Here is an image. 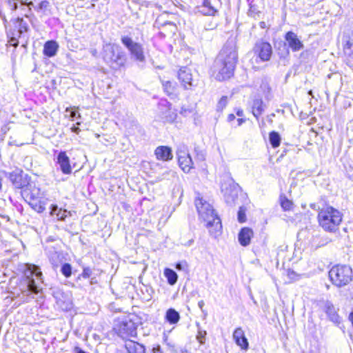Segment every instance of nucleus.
<instances>
[{"label":"nucleus","instance_id":"46","mask_svg":"<svg viewBox=\"0 0 353 353\" xmlns=\"http://www.w3.org/2000/svg\"><path fill=\"white\" fill-rule=\"evenodd\" d=\"M70 117L74 120V119H78L81 117L80 114L76 110H72L70 111Z\"/></svg>","mask_w":353,"mask_h":353},{"label":"nucleus","instance_id":"20","mask_svg":"<svg viewBox=\"0 0 353 353\" xmlns=\"http://www.w3.org/2000/svg\"><path fill=\"white\" fill-rule=\"evenodd\" d=\"M196 10L203 15H214L216 12L208 0H203L202 3L196 6Z\"/></svg>","mask_w":353,"mask_h":353},{"label":"nucleus","instance_id":"24","mask_svg":"<svg viewBox=\"0 0 353 353\" xmlns=\"http://www.w3.org/2000/svg\"><path fill=\"white\" fill-rule=\"evenodd\" d=\"M343 52L350 61H353V37H344Z\"/></svg>","mask_w":353,"mask_h":353},{"label":"nucleus","instance_id":"45","mask_svg":"<svg viewBox=\"0 0 353 353\" xmlns=\"http://www.w3.org/2000/svg\"><path fill=\"white\" fill-rule=\"evenodd\" d=\"M92 274V270L90 268H83V272L81 274V276L83 278H89Z\"/></svg>","mask_w":353,"mask_h":353},{"label":"nucleus","instance_id":"49","mask_svg":"<svg viewBox=\"0 0 353 353\" xmlns=\"http://www.w3.org/2000/svg\"><path fill=\"white\" fill-rule=\"evenodd\" d=\"M288 276L292 279H295V276H299L294 271H289Z\"/></svg>","mask_w":353,"mask_h":353},{"label":"nucleus","instance_id":"57","mask_svg":"<svg viewBox=\"0 0 353 353\" xmlns=\"http://www.w3.org/2000/svg\"><path fill=\"white\" fill-rule=\"evenodd\" d=\"M204 305H205V303H204V301L203 300L199 301V303H198V305H199V308L201 310L203 309V307L204 306Z\"/></svg>","mask_w":353,"mask_h":353},{"label":"nucleus","instance_id":"23","mask_svg":"<svg viewBox=\"0 0 353 353\" xmlns=\"http://www.w3.org/2000/svg\"><path fill=\"white\" fill-rule=\"evenodd\" d=\"M23 196L27 202L33 200L41 199L40 190L38 188L33 187L31 189H26L23 191Z\"/></svg>","mask_w":353,"mask_h":353},{"label":"nucleus","instance_id":"41","mask_svg":"<svg viewBox=\"0 0 353 353\" xmlns=\"http://www.w3.org/2000/svg\"><path fill=\"white\" fill-rule=\"evenodd\" d=\"M227 103H228L227 97H222L218 103L217 109L219 110H222L226 106Z\"/></svg>","mask_w":353,"mask_h":353},{"label":"nucleus","instance_id":"34","mask_svg":"<svg viewBox=\"0 0 353 353\" xmlns=\"http://www.w3.org/2000/svg\"><path fill=\"white\" fill-rule=\"evenodd\" d=\"M163 87L165 92H166L168 95L170 96L174 94L176 88L175 83L170 81H163Z\"/></svg>","mask_w":353,"mask_h":353},{"label":"nucleus","instance_id":"30","mask_svg":"<svg viewBox=\"0 0 353 353\" xmlns=\"http://www.w3.org/2000/svg\"><path fill=\"white\" fill-rule=\"evenodd\" d=\"M164 275L168 280V283L171 285H174L178 280L177 274L172 269L165 268Z\"/></svg>","mask_w":353,"mask_h":353},{"label":"nucleus","instance_id":"29","mask_svg":"<svg viewBox=\"0 0 353 353\" xmlns=\"http://www.w3.org/2000/svg\"><path fill=\"white\" fill-rule=\"evenodd\" d=\"M29 205L36 212L39 213L43 212L46 208H45V202L41 201V199H39L37 200H33L30 202H28Z\"/></svg>","mask_w":353,"mask_h":353},{"label":"nucleus","instance_id":"56","mask_svg":"<svg viewBox=\"0 0 353 353\" xmlns=\"http://www.w3.org/2000/svg\"><path fill=\"white\" fill-rule=\"evenodd\" d=\"M50 260H51L52 264V265H53V268H54V269H55V268H57L59 266V264H58L57 263H56V262H54V260H53V256L51 258V259H50Z\"/></svg>","mask_w":353,"mask_h":353},{"label":"nucleus","instance_id":"16","mask_svg":"<svg viewBox=\"0 0 353 353\" xmlns=\"http://www.w3.org/2000/svg\"><path fill=\"white\" fill-rule=\"evenodd\" d=\"M238 188L239 185L234 183L230 187V190L228 188L224 190L223 188H222V191L224 192V198L228 204H234L236 199L238 198Z\"/></svg>","mask_w":353,"mask_h":353},{"label":"nucleus","instance_id":"33","mask_svg":"<svg viewBox=\"0 0 353 353\" xmlns=\"http://www.w3.org/2000/svg\"><path fill=\"white\" fill-rule=\"evenodd\" d=\"M281 206L284 211H290L293 210L294 203L292 201L289 200L285 195L280 196Z\"/></svg>","mask_w":353,"mask_h":353},{"label":"nucleus","instance_id":"3","mask_svg":"<svg viewBox=\"0 0 353 353\" xmlns=\"http://www.w3.org/2000/svg\"><path fill=\"white\" fill-rule=\"evenodd\" d=\"M102 57L103 61L113 69H119L125 65L127 57L121 48L114 43L103 45Z\"/></svg>","mask_w":353,"mask_h":353},{"label":"nucleus","instance_id":"37","mask_svg":"<svg viewBox=\"0 0 353 353\" xmlns=\"http://www.w3.org/2000/svg\"><path fill=\"white\" fill-rule=\"evenodd\" d=\"M61 272L66 278L70 277L72 275V266L70 263H65L61 265Z\"/></svg>","mask_w":353,"mask_h":353},{"label":"nucleus","instance_id":"61","mask_svg":"<svg viewBox=\"0 0 353 353\" xmlns=\"http://www.w3.org/2000/svg\"><path fill=\"white\" fill-rule=\"evenodd\" d=\"M28 6H29V7H30V6H34L33 3H32V2H30V3H28Z\"/></svg>","mask_w":353,"mask_h":353},{"label":"nucleus","instance_id":"51","mask_svg":"<svg viewBox=\"0 0 353 353\" xmlns=\"http://www.w3.org/2000/svg\"><path fill=\"white\" fill-rule=\"evenodd\" d=\"M245 119L243 118H239L237 119L238 126L241 125L243 123H245Z\"/></svg>","mask_w":353,"mask_h":353},{"label":"nucleus","instance_id":"32","mask_svg":"<svg viewBox=\"0 0 353 353\" xmlns=\"http://www.w3.org/2000/svg\"><path fill=\"white\" fill-rule=\"evenodd\" d=\"M176 177V173L172 170H166L161 174L157 177V181H161L163 180H172Z\"/></svg>","mask_w":353,"mask_h":353},{"label":"nucleus","instance_id":"6","mask_svg":"<svg viewBox=\"0 0 353 353\" xmlns=\"http://www.w3.org/2000/svg\"><path fill=\"white\" fill-rule=\"evenodd\" d=\"M218 62H224L235 68L238 60V54L235 41L233 39L228 40L216 57Z\"/></svg>","mask_w":353,"mask_h":353},{"label":"nucleus","instance_id":"44","mask_svg":"<svg viewBox=\"0 0 353 353\" xmlns=\"http://www.w3.org/2000/svg\"><path fill=\"white\" fill-rule=\"evenodd\" d=\"M238 221L240 223H243L245 221V212L242 210V208H240L238 212Z\"/></svg>","mask_w":353,"mask_h":353},{"label":"nucleus","instance_id":"7","mask_svg":"<svg viewBox=\"0 0 353 353\" xmlns=\"http://www.w3.org/2000/svg\"><path fill=\"white\" fill-rule=\"evenodd\" d=\"M114 330L121 338L126 339L137 334V325L130 319H119L114 324Z\"/></svg>","mask_w":353,"mask_h":353},{"label":"nucleus","instance_id":"48","mask_svg":"<svg viewBox=\"0 0 353 353\" xmlns=\"http://www.w3.org/2000/svg\"><path fill=\"white\" fill-rule=\"evenodd\" d=\"M152 353H163L160 345H157L156 347H154L152 349Z\"/></svg>","mask_w":353,"mask_h":353},{"label":"nucleus","instance_id":"26","mask_svg":"<svg viewBox=\"0 0 353 353\" xmlns=\"http://www.w3.org/2000/svg\"><path fill=\"white\" fill-rule=\"evenodd\" d=\"M179 166L185 172H189L193 168V161L190 155H185L184 159H178Z\"/></svg>","mask_w":353,"mask_h":353},{"label":"nucleus","instance_id":"55","mask_svg":"<svg viewBox=\"0 0 353 353\" xmlns=\"http://www.w3.org/2000/svg\"><path fill=\"white\" fill-rule=\"evenodd\" d=\"M310 208H311L312 209H313V210H319V212L321 210L319 209V208H316V204H315V203H311V204H310Z\"/></svg>","mask_w":353,"mask_h":353},{"label":"nucleus","instance_id":"14","mask_svg":"<svg viewBox=\"0 0 353 353\" xmlns=\"http://www.w3.org/2000/svg\"><path fill=\"white\" fill-rule=\"evenodd\" d=\"M160 106H163L166 108L165 112H163L162 119L165 122L172 123L175 121L177 114L174 110L171 108V104L167 101H161L159 104Z\"/></svg>","mask_w":353,"mask_h":353},{"label":"nucleus","instance_id":"54","mask_svg":"<svg viewBox=\"0 0 353 353\" xmlns=\"http://www.w3.org/2000/svg\"><path fill=\"white\" fill-rule=\"evenodd\" d=\"M72 131L74 133H77L78 134L80 131V129L78 128V127H76V126H73L72 128H71Z\"/></svg>","mask_w":353,"mask_h":353},{"label":"nucleus","instance_id":"5","mask_svg":"<svg viewBox=\"0 0 353 353\" xmlns=\"http://www.w3.org/2000/svg\"><path fill=\"white\" fill-rule=\"evenodd\" d=\"M329 277L338 288L348 285L353 279L352 270L347 265H336L329 271Z\"/></svg>","mask_w":353,"mask_h":353},{"label":"nucleus","instance_id":"43","mask_svg":"<svg viewBox=\"0 0 353 353\" xmlns=\"http://www.w3.org/2000/svg\"><path fill=\"white\" fill-rule=\"evenodd\" d=\"M178 270H186L188 269V263L185 261L179 262L175 265Z\"/></svg>","mask_w":353,"mask_h":353},{"label":"nucleus","instance_id":"19","mask_svg":"<svg viewBox=\"0 0 353 353\" xmlns=\"http://www.w3.org/2000/svg\"><path fill=\"white\" fill-rule=\"evenodd\" d=\"M253 236V231L249 228H243L238 235L239 243L242 246H247L250 243L251 238Z\"/></svg>","mask_w":353,"mask_h":353},{"label":"nucleus","instance_id":"39","mask_svg":"<svg viewBox=\"0 0 353 353\" xmlns=\"http://www.w3.org/2000/svg\"><path fill=\"white\" fill-rule=\"evenodd\" d=\"M195 159L199 161H203L205 159V153L198 148H194Z\"/></svg>","mask_w":353,"mask_h":353},{"label":"nucleus","instance_id":"35","mask_svg":"<svg viewBox=\"0 0 353 353\" xmlns=\"http://www.w3.org/2000/svg\"><path fill=\"white\" fill-rule=\"evenodd\" d=\"M269 140L271 145L275 148L280 145L281 137L278 132L273 131L269 134Z\"/></svg>","mask_w":353,"mask_h":353},{"label":"nucleus","instance_id":"15","mask_svg":"<svg viewBox=\"0 0 353 353\" xmlns=\"http://www.w3.org/2000/svg\"><path fill=\"white\" fill-rule=\"evenodd\" d=\"M233 339L236 344L241 349L247 350L249 347V343L245 336V333L241 327L236 328L233 333Z\"/></svg>","mask_w":353,"mask_h":353},{"label":"nucleus","instance_id":"60","mask_svg":"<svg viewBox=\"0 0 353 353\" xmlns=\"http://www.w3.org/2000/svg\"><path fill=\"white\" fill-rule=\"evenodd\" d=\"M192 242H193V240H190V241H188V245H192Z\"/></svg>","mask_w":353,"mask_h":353},{"label":"nucleus","instance_id":"42","mask_svg":"<svg viewBox=\"0 0 353 353\" xmlns=\"http://www.w3.org/2000/svg\"><path fill=\"white\" fill-rule=\"evenodd\" d=\"M49 6V2L47 1H43L39 3V5L34 8L37 11L46 10Z\"/></svg>","mask_w":353,"mask_h":353},{"label":"nucleus","instance_id":"47","mask_svg":"<svg viewBox=\"0 0 353 353\" xmlns=\"http://www.w3.org/2000/svg\"><path fill=\"white\" fill-rule=\"evenodd\" d=\"M9 43L11 46H12L15 48L17 47L19 45V42H18L17 39L14 37H12L10 39Z\"/></svg>","mask_w":353,"mask_h":353},{"label":"nucleus","instance_id":"63","mask_svg":"<svg viewBox=\"0 0 353 353\" xmlns=\"http://www.w3.org/2000/svg\"><path fill=\"white\" fill-rule=\"evenodd\" d=\"M20 6H25V5H23L21 2L20 3Z\"/></svg>","mask_w":353,"mask_h":353},{"label":"nucleus","instance_id":"58","mask_svg":"<svg viewBox=\"0 0 353 353\" xmlns=\"http://www.w3.org/2000/svg\"><path fill=\"white\" fill-rule=\"evenodd\" d=\"M260 27H261V28H265V23L264 21H261V22H260Z\"/></svg>","mask_w":353,"mask_h":353},{"label":"nucleus","instance_id":"50","mask_svg":"<svg viewBox=\"0 0 353 353\" xmlns=\"http://www.w3.org/2000/svg\"><path fill=\"white\" fill-rule=\"evenodd\" d=\"M235 119V116L233 114H230L228 117V121L231 122Z\"/></svg>","mask_w":353,"mask_h":353},{"label":"nucleus","instance_id":"31","mask_svg":"<svg viewBox=\"0 0 353 353\" xmlns=\"http://www.w3.org/2000/svg\"><path fill=\"white\" fill-rule=\"evenodd\" d=\"M10 180L17 188H23L25 186V181L22 179V176L18 174L11 173Z\"/></svg>","mask_w":353,"mask_h":353},{"label":"nucleus","instance_id":"22","mask_svg":"<svg viewBox=\"0 0 353 353\" xmlns=\"http://www.w3.org/2000/svg\"><path fill=\"white\" fill-rule=\"evenodd\" d=\"M59 48L57 41L51 40L46 42L43 46V54L48 57H52L56 55Z\"/></svg>","mask_w":353,"mask_h":353},{"label":"nucleus","instance_id":"12","mask_svg":"<svg viewBox=\"0 0 353 353\" xmlns=\"http://www.w3.org/2000/svg\"><path fill=\"white\" fill-rule=\"evenodd\" d=\"M285 40L288 48L293 52H298L304 48V45L298 35L292 31H288L285 35Z\"/></svg>","mask_w":353,"mask_h":353},{"label":"nucleus","instance_id":"1","mask_svg":"<svg viewBox=\"0 0 353 353\" xmlns=\"http://www.w3.org/2000/svg\"><path fill=\"white\" fill-rule=\"evenodd\" d=\"M194 203L199 219L205 223V227L209 230L210 234L214 237L219 235L222 228L221 221L214 213L212 206L200 197H197Z\"/></svg>","mask_w":353,"mask_h":353},{"label":"nucleus","instance_id":"9","mask_svg":"<svg viewBox=\"0 0 353 353\" xmlns=\"http://www.w3.org/2000/svg\"><path fill=\"white\" fill-rule=\"evenodd\" d=\"M234 68L224 62H218L215 60L212 68L214 77L218 81H224L230 79L234 74Z\"/></svg>","mask_w":353,"mask_h":353},{"label":"nucleus","instance_id":"13","mask_svg":"<svg viewBox=\"0 0 353 353\" xmlns=\"http://www.w3.org/2000/svg\"><path fill=\"white\" fill-rule=\"evenodd\" d=\"M178 79L185 89H189L194 85L192 74L189 68H181L178 72Z\"/></svg>","mask_w":353,"mask_h":353},{"label":"nucleus","instance_id":"62","mask_svg":"<svg viewBox=\"0 0 353 353\" xmlns=\"http://www.w3.org/2000/svg\"><path fill=\"white\" fill-rule=\"evenodd\" d=\"M94 6V4L92 3L90 6V8H93Z\"/></svg>","mask_w":353,"mask_h":353},{"label":"nucleus","instance_id":"18","mask_svg":"<svg viewBox=\"0 0 353 353\" xmlns=\"http://www.w3.org/2000/svg\"><path fill=\"white\" fill-rule=\"evenodd\" d=\"M156 157L159 160L169 161L173 157L172 150L168 146H159L154 151Z\"/></svg>","mask_w":353,"mask_h":353},{"label":"nucleus","instance_id":"38","mask_svg":"<svg viewBox=\"0 0 353 353\" xmlns=\"http://www.w3.org/2000/svg\"><path fill=\"white\" fill-rule=\"evenodd\" d=\"M176 154L178 159H184L185 155H190V154L188 153L187 146L185 145H179L177 148Z\"/></svg>","mask_w":353,"mask_h":353},{"label":"nucleus","instance_id":"2","mask_svg":"<svg viewBox=\"0 0 353 353\" xmlns=\"http://www.w3.org/2000/svg\"><path fill=\"white\" fill-rule=\"evenodd\" d=\"M343 214L331 206L321 209L318 214L319 225L326 232H335L342 222Z\"/></svg>","mask_w":353,"mask_h":353},{"label":"nucleus","instance_id":"40","mask_svg":"<svg viewBox=\"0 0 353 353\" xmlns=\"http://www.w3.org/2000/svg\"><path fill=\"white\" fill-rule=\"evenodd\" d=\"M206 334V331L200 330L198 331L196 339L201 344H204Z\"/></svg>","mask_w":353,"mask_h":353},{"label":"nucleus","instance_id":"21","mask_svg":"<svg viewBox=\"0 0 353 353\" xmlns=\"http://www.w3.org/2000/svg\"><path fill=\"white\" fill-rule=\"evenodd\" d=\"M125 347L128 353H145L144 345L132 340L127 341Z\"/></svg>","mask_w":353,"mask_h":353},{"label":"nucleus","instance_id":"10","mask_svg":"<svg viewBox=\"0 0 353 353\" xmlns=\"http://www.w3.org/2000/svg\"><path fill=\"white\" fill-rule=\"evenodd\" d=\"M320 304L327 319L334 325H339L342 322V317L339 314V308L329 300H321Z\"/></svg>","mask_w":353,"mask_h":353},{"label":"nucleus","instance_id":"17","mask_svg":"<svg viewBox=\"0 0 353 353\" xmlns=\"http://www.w3.org/2000/svg\"><path fill=\"white\" fill-rule=\"evenodd\" d=\"M57 162L63 173L66 174L71 173L72 168L70 164V159L65 152H61L58 154Z\"/></svg>","mask_w":353,"mask_h":353},{"label":"nucleus","instance_id":"25","mask_svg":"<svg viewBox=\"0 0 353 353\" xmlns=\"http://www.w3.org/2000/svg\"><path fill=\"white\" fill-rule=\"evenodd\" d=\"M50 214L55 216L57 220L64 221L68 214L70 215V212H68L66 210L59 208L57 205H51Z\"/></svg>","mask_w":353,"mask_h":353},{"label":"nucleus","instance_id":"59","mask_svg":"<svg viewBox=\"0 0 353 353\" xmlns=\"http://www.w3.org/2000/svg\"><path fill=\"white\" fill-rule=\"evenodd\" d=\"M17 8H18L17 3H14V8H13V9H14V10H17Z\"/></svg>","mask_w":353,"mask_h":353},{"label":"nucleus","instance_id":"53","mask_svg":"<svg viewBox=\"0 0 353 353\" xmlns=\"http://www.w3.org/2000/svg\"><path fill=\"white\" fill-rule=\"evenodd\" d=\"M236 114L238 117H243V111L241 109H238L236 112Z\"/></svg>","mask_w":353,"mask_h":353},{"label":"nucleus","instance_id":"11","mask_svg":"<svg viewBox=\"0 0 353 353\" xmlns=\"http://www.w3.org/2000/svg\"><path fill=\"white\" fill-rule=\"evenodd\" d=\"M253 51L263 61H269L272 54L271 45L263 41H259L255 43Z\"/></svg>","mask_w":353,"mask_h":353},{"label":"nucleus","instance_id":"8","mask_svg":"<svg viewBox=\"0 0 353 353\" xmlns=\"http://www.w3.org/2000/svg\"><path fill=\"white\" fill-rule=\"evenodd\" d=\"M121 41L129 51L132 59L139 62L145 61L143 48L141 43L134 42L130 37L127 35L121 36Z\"/></svg>","mask_w":353,"mask_h":353},{"label":"nucleus","instance_id":"28","mask_svg":"<svg viewBox=\"0 0 353 353\" xmlns=\"http://www.w3.org/2000/svg\"><path fill=\"white\" fill-rule=\"evenodd\" d=\"M165 319L170 324H175L179 321L180 316L174 309L170 308L166 312Z\"/></svg>","mask_w":353,"mask_h":353},{"label":"nucleus","instance_id":"27","mask_svg":"<svg viewBox=\"0 0 353 353\" xmlns=\"http://www.w3.org/2000/svg\"><path fill=\"white\" fill-rule=\"evenodd\" d=\"M264 111L263 108V102L261 99H256L253 101L252 103V114L253 115L258 119L259 117L263 113Z\"/></svg>","mask_w":353,"mask_h":353},{"label":"nucleus","instance_id":"36","mask_svg":"<svg viewBox=\"0 0 353 353\" xmlns=\"http://www.w3.org/2000/svg\"><path fill=\"white\" fill-rule=\"evenodd\" d=\"M17 22L18 23V32L19 36L22 34L23 32H27L28 30V24L26 21H23L22 18L18 17L17 19Z\"/></svg>","mask_w":353,"mask_h":353},{"label":"nucleus","instance_id":"4","mask_svg":"<svg viewBox=\"0 0 353 353\" xmlns=\"http://www.w3.org/2000/svg\"><path fill=\"white\" fill-rule=\"evenodd\" d=\"M42 272L40 268L35 265H28L24 272V285L21 288V292L23 296H28L32 294H37L41 288L38 281H41Z\"/></svg>","mask_w":353,"mask_h":353},{"label":"nucleus","instance_id":"52","mask_svg":"<svg viewBox=\"0 0 353 353\" xmlns=\"http://www.w3.org/2000/svg\"><path fill=\"white\" fill-rule=\"evenodd\" d=\"M74 352L75 353H86L85 351H83V350H81L80 347H76L74 348Z\"/></svg>","mask_w":353,"mask_h":353}]
</instances>
